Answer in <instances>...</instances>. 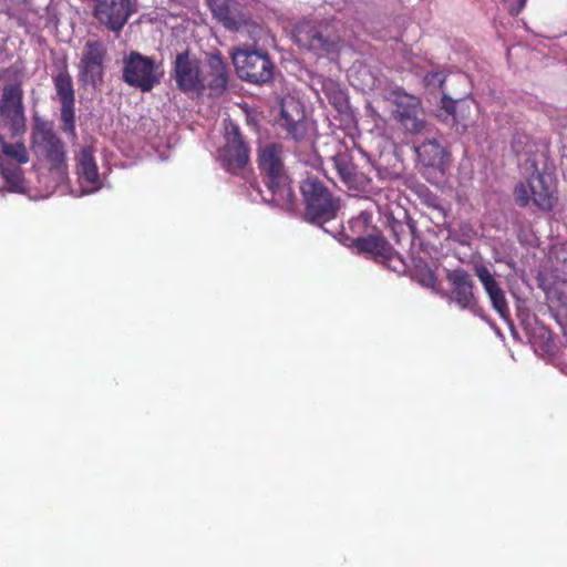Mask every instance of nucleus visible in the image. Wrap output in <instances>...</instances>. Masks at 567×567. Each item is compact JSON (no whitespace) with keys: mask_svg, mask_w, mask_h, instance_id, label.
<instances>
[{"mask_svg":"<svg viewBox=\"0 0 567 567\" xmlns=\"http://www.w3.org/2000/svg\"><path fill=\"white\" fill-rule=\"evenodd\" d=\"M285 152L280 144L270 143L262 146L258 154V165L262 174L267 177V186L271 192V199L280 204V202H291L292 192L287 183V176L284 165Z\"/></svg>","mask_w":567,"mask_h":567,"instance_id":"nucleus-1","label":"nucleus"},{"mask_svg":"<svg viewBox=\"0 0 567 567\" xmlns=\"http://www.w3.org/2000/svg\"><path fill=\"white\" fill-rule=\"evenodd\" d=\"M300 188L306 202V217L308 220L321 224L337 216L340 208L339 198L333 197L317 177H307Z\"/></svg>","mask_w":567,"mask_h":567,"instance_id":"nucleus-2","label":"nucleus"},{"mask_svg":"<svg viewBox=\"0 0 567 567\" xmlns=\"http://www.w3.org/2000/svg\"><path fill=\"white\" fill-rule=\"evenodd\" d=\"M514 197L520 207L533 202L539 209L550 210L557 200L555 181L550 174L536 168L526 183H519L515 187Z\"/></svg>","mask_w":567,"mask_h":567,"instance_id":"nucleus-3","label":"nucleus"},{"mask_svg":"<svg viewBox=\"0 0 567 567\" xmlns=\"http://www.w3.org/2000/svg\"><path fill=\"white\" fill-rule=\"evenodd\" d=\"M162 74L153 58L138 51H131L123 58L122 80L142 92H151L159 82Z\"/></svg>","mask_w":567,"mask_h":567,"instance_id":"nucleus-4","label":"nucleus"},{"mask_svg":"<svg viewBox=\"0 0 567 567\" xmlns=\"http://www.w3.org/2000/svg\"><path fill=\"white\" fill-rule=\"evenodd\" d=\"M272 111L278 110L279 117L277 123L287 136L295 141H301L306 137L308 125L306 122L305 110L300 101L291 95L277 96L271 105Z\"/></svg>","mask_w":567,"mask_h":567,"instance_id":"nucleus-5","label":"nucleus"},{"mask_svg":"<svg viewBox=\"0 0 567 567\" xmlns=\"http://www.w3.org/2000/svg\"><path fill=\"white\" fill-rule=\"evenodd\" d=\"M23 91L20 84L11 83L3 86L0 95V123L12 136L25 130Z\"/></svg>","mask_w":567,"mask_h":567,"instance_id":"nucleus-6","label":"nucleus"},{"mask_svg":"<svg viewBox=\"0 0 567 567\" xmlns=\"http://www.w3.org/2000/svg\"><path fill=\"white\" fill-rule=\"evenodd\" d=\"M107 49L101 40H87L79 64L80 81L96 86L103 82Z\"/></svg>","mask_w":567,"mask_h":567,"instance_id":"nucleus-7","label":"nucleus"},{"mask_svg":"<svg viewBox=\"0 0 567 567\" xmlns=\"http://www.w3.org/2000/svg\"><path fill=\"white\" fill-rule=\"evenodd\" d=\"M56 96L61 103V130L75 137V94L73 89L72 76L68 71V65L63 68L52 78Z\"/></svg>","mask_w":567,"mask_h":567,"instance_id":"nucleus-8","label":"nucleus"},{"mask_svg":"<svg viewBox=\"0 0 567 567\" xmlns=\"http://www.w3.org/2000/svg\"><path fill=\"white\" fill-rule=\"evenodd\" d=\"M392 101L395 105L394 117L405 131L417 134L425 130L426 122L417 96L398 90L393 92Z\"/></svg>","mask_w":567,"mask_h":567,"instance_id":"nucleus-9","label":"nucleus"},{"mask_svg":"<svg viewBox=\"0 0 567 567\" xmlns=\"http://www.w3.org/2000/svg\"><path fill=\"white\" fill-rule=\"evenodd\" d=\"M203 63L195 56H192L186 50L176 55L174 62V80L178 90L184 93L203 94L202 73Z\"/></svg>","mask_w":567,"mask_h":567,"instance_id":"nucleus-10","label":"nucleus"},{"mask_svg":"<svg viewBox=\"0 0 567 567\" xmlns=\"http://www.w3.org/2000/svg\"><path fill=\"white\" fill-rule=\"evenodd\" d=\"M295 38L297 43L317 55L334 52L339 45V38L329 32L322 31L319 27L309 22L301 23L296 28Z\"/></svg>","mask_w":567,"mask_h":567,"instance_id":"nucleus-11","label":"nucleus"},{"mask_svg":"<svg viewBox=\"0 0 567 567\" xmlns=\"http://www.w3.org/2000/svg\"><path fill=\"white\" fill-rule=\"evenodd\" d=\"M33 147L48 159L52 169L66 167V152L63 141L48 126H42L32 136Z\"/></svg>","mask_w":567,"mask_h":567,"instance_id":"nucleus-12","label":"nucleus"},{"mask_svg":"<svg viewBox=\"0 0 567 567\" xmlns=\"http://www.w3.org/2000/svg\"><path fill=\"white\" fill-rule=\"evenodd\" d=\"M203 93L208 90L209 96L223 95L228 87L229 73L221 54L219 52L208 54L203 63Z\"/></svg>","mask_w":567,"mask_h":567,"instance_id":"nucleus-13","label":"nucleus"},{"mask_svg":"<svg viewBox=\"0 0 567 567\" xmlns=\"http://www.w3.org/2000/svg\"><path fill=\"white\" fill-rule=\"evenodd\" d=\"M226 144L223 151L225 167L231 173L245 168L248 163V148L243 140L239 126L228 121L225 124Z\"/></svg>","mask_w":567,"mask_h":567,"instance_id":"nucleus-14","label":"nucleus"},{"mask_svg":"<svg viewBox=\"0 0 567 567\" xmlns=\"http://www.w3.org/2000/svg\"><path fill=\"white\" fill-rule=\"evenodd\" d=\"M133 13L131 0H97L95 17L112 31H120Z\"/></svg>","mask_w":567,"mask_h":567,"instance_id":"nucleus-15","label":"nucleus"},{"mask_svg":"<svg viewBox=\"0 0 567 567\" xmlns=\"http://www.w3.org/2000/svg\"><path fill=\"white\" fill-rule=\"evenodd\" d=\"M214 19L229 31H238L247 24V16L236 0H206Z\"/></svg>","mask_w":567,"mask_h":567,"instance_id":"nucleus-16","label":"nucleus"},{"mask_svg":"<svg viewBox=\"0 0 567 567\" xmlns=\"http://www.w3.org/2000/svg\"><path fill=\"white\" fill-rule=\"evenodd\" d=\"M475 275L480 279L487 293L493 308L505 320L509 318V308L505 297V292L496 281L494 274L485 266H476Z\"/></svg>","mask_w":567,"mask_h":567,"instance_id":"nucleus-17","label":"nucleus"},{"mask_svg":"<svg viewBox=\"0 0 567 567\" xmlns=\"http://www.w3.org/2000/svg\"><path fill=\"white\" fill-rule=\"evenodd\" d=\"M452 284L451 300L461 309H471L475 306L473 284L470 276L463 270H455L447 276Z\"/></svg>","mask_w":567,"mask_h":567,"instance_id":"nucleus-18","label":"nucleus"},{"mask_svg":"<svg viewBox=\"0 0 567 567\" xmlns=\"http://www.w3.org/2000/svg\"><path fill=\"white\" fill-rule=\"evenodd\" d=\"M76 174L81 184H85L91 188L100 185L99 168L94 158V150L92 146H83L75 156Z\"/></svg>","mask_w":567,"mask_h":567,"instance_id":"nucleus-19","label":"nucleus"},{"mask_svg":"<svg viewBox=\"0 0 567 567\" xmlns=\"http://www.w3.org/2000/svg\"><path fill=\"white\" fill-rule=\"evenodd\" d=\"M419 162L425 167L443 169L447 162L445 148L436 141L429 140L416 147Z\"/></svg>","mask_w":567,"mask_h":567,"instance_id":"nucleus-20","label":"nucleus"},{"mask_svg":"<svg viewBox=\"0 0 567 567\" xmlns=\"http://www.w3.org/2000/svg\"><path fill=\"white\" fill-rule=\"evenodd\" d=\"M274 64L261 50L250 48V83L267 84L272 80Z\"/></svg>","mask_w":567,"mask_h":567,"instance_id":"nucleus-21","label":"nucleus"},{"mask_svg":"<svg viewBox=\"0 0 567 567\" xmlns=\"http://www.w3.org/2000/svg\"><path fill=\"white\" fill-rule=\"evenodd\" d=\"M29 158V152L22 142L9 143L0 134V165H22L27 164Z\"/></svg>","mask_w":567,"mask_h":567,"instance_id":"nucleus-22","label":"nucleus"},{"mask_svg":"<svg viewBox=\"0 0 567 567\" xmlns=\"http://www.w3.org/2000/svg\"><path fill=\"white\" fill-rule=\"evenodd\" d=\"M0 173L11 192H24L25 181L21 165H18L17 163L0 165Z\"/></svg>","mask_w":567,"mask_h":567,"instance_id":"nucleus-23","label":"nucleus"},{"mask_svg":"<svg viewBox=\"0 0 567 567\" xmlns=\"http://www.w3.org/2000/svg\"><path fill=\"white\" fill-rule=\"evenodd\" d=\"M331 162L344 183L351 184L355 181L357 167L347 151L338 152L331 157Z\"/></svg>","mask_w":567,"mask_h":567,"instance_id":"nucleus-24","label":"nucleus"},{"mask_svg":"<svg viewBox=\"0 0 567 567\" xmlns=\"http://www.w3.org/2000/svg\"><path fill=\"white\" fill-rule=\"evenodd\" d=\"M231 61L237 76L248 81V49L235 48L231 52Z\"/></svg>","mask_w":567,"mask_h":567,"instance_id":"nucleus-25","label":"nucleus"},{"mask_svg":"<svg viewBox=\"0 0 567 567\" xmlns=\"http://www.w3.org/2000/svg\"><path fill=\"white\" fill-rule=\"evenodd\" d=\"M357 246L364 251L368 252H381L384 249L385 243L379 237H367V238H358Z\"/></svg>","mask_w":567,"mask_h":567,"instance_id":"nucleus-26","label":"nucleus"},{"mask_svg":"<svg viewBox=\"0 0 567 567\" xmlns=\"http://www.w3.org/2000/svg\"><path fill=\"white\" fill-rule=\"evenodd\" d=\"M445 82V74L443 71H433L426 73L424 76V83L430 90L441 89L443 83Z\"/></svg>","mask_w":567,"mask_h":567,"instance_id":"nucleus-27","label":"nucleus"},{"mask_svg":"<svg viewBox=\"0 0 567 567\" xmlns=\"http://www.w3.org/2000/svg\"><path fill=\"white\" fill-rule=\"evenodd\" d=\"M442 109L446 111L449 115L453 117L454 121H456V109L463 107L466 104V101L464 100H452L447 95L443 94V97L441 100Z\"/></svg>","mask_w":567,"mask_h":567,"instance_id":"nucleus-28","label":"nucleus"},{"mask_svg":"<svg viewBox=\"0 0 567 567\" xmlns=\"http://www.w3.org/2000/svg\"><path fill=\"white\" fill-rule=\"evenodd\" d=\"M511 14H518L525 7L526 0H504Z\"/></svg>","mask_w":567,"mask_h":567,"instance_id":"nucleus-29","label":"nucleus"},{"mask_svg":"<svg viewBox=\"0 0 567 567\" xmlns=\"http://www.w3.org/2000/svg\"><path fill=\"white\" fill-rule=\"evenodd\" d=\"M435 284L434 275L431 270H427L422 279V285L426 287H432Z\"/></svg>","mask_w":567,"mask_h":567,"instance_id":"nucleus-30","label":"nucleus"},{"mask_svg":"<svg viewBox=\"0 0 567 567\" xmlns=\"http://www.w3.org/2000/svg\"><path fill=\"white\" fill-rule=\"evenodd\" d=\"M241 107H243L244 112H245L246 114H248V105L244 104Z\"/></svg>","mask_w":567,"mask_h":567,"instance_id":"nucleus-31","label":"nucleus"}]
</instances>
